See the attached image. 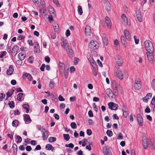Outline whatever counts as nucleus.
Listing matches in <instances>:
<instances>
[{
  "instance_id": "nucleus-33",
  "label": "nucleus",
  "mask_w": 155,
  "mask_h": 155,
  "mask_svg": "<svg viewBox=\"0 0 155 155\" xmlns=\"http://www.w3.org/2000/svg\"><path fill=\"white\" fill-rule=\"evenodd\" d=\"M96 65H92V66L93 67V74L95 76H97V71H96Z\"/></svg>"
},
{
  "instance_id": "nucleus-3",
  "label": "nucleus",
  "mask_w": 155,
  "mask_h": 155,
  "mask_svg": "<svg viewBox=\"0 0 155 155\" xmlns=\"http://www.w3.org/2000/svg\"><path fill=\"white\" fill-rule=\"evenodd\" d=\"M89 47L91 49H96L99 48V44L96 41L92 40L89 44Z\"/></svg>"
},
{
  "instance_id": "nucleus-32",
  "label": "nucleus",
  "mask_w": 155,
  "mask_h": 155,
  "mask_svg": "<svg viewBox=\"0 0 155 155\" xmlns=\"http://www.w3.org/2000/svg\"><path fill=\"white\" fill-rule=\"evenodd\" d=\"M103 41L105 45H107L108 43V39L107 37H103Z\"/></svg>"
},
{
  "instance_id": "nucleus-28",
  "label": "nucleus",
  "mask_w": 155,
  "mask_h": 155,
  "mask_svg": "<svg viewBox=\"0 0 155 155\" xmlns=\"http://www.w3.org/2000/svg\"><path fill=\"white\" fill-rule=\"evenodd\" d=\"M18 121L16 120H13L12 122V125L15 127H17L18 125Z\"/></svg>"
},
{
  "instance_id": "nucleus-15",
  "label": "nucleus",
  "mask_w": 155,
  "mask_h": 155,
  "mask_svg": "<svg viewBox=\"0 0 155 155\" xmlns=\"http://www.w3.org/2000/svg\"><path fill=\"white\" fill-rule=\"evenodd\" d=\"M124 33L126 39L127 40H130V35L129 31L127 29H125L124 31Z\"/></svg>"
},
{
  "instance_id": "nucleus-31",
  "label": "nucleus",
  "mask_w": 155,
  "mask_h": 155,
  "mask_svg": "<svg viewBox=\"0 0 155 155\" xmlns=\"http://www.w3.org/2000/svg\"><path fill=\"white\" fill-rule=\"evenodd\" d=\"M49 11L51 14H54L55 12L54 8L51 6L49 7Z\"/></svg>"
},
{
  "instance_id": "nucleus-22",
  "label": "nucleus",
  "mask_w": 155,
  "mask_h": 155,
  "mask_svg": "<svg viewBox=\"0 0 155 155\" xmlns=\"http://www.w3.org/2000/svg\"><path fill=\"white\" fill-rule=\"evenodd\" d=\"M113 91L114 92L115 94V95L116 96H118V91L117 90L119 88V87L117 86H116V85L113 86Z\"/></svg>"
},
{
  "instance_id": "nucleus-2",
  "label": "nucleus",
  "mask_w": 155,
  "mask_h": 155,
  "mask_svg": "<svg viewBox=\"0 0 155 155\" xmlns=\"http://www.w3.org/2000/svg\"><path fill=\"white\" fill-rule=\"evenodd\" d=\"M121 22L122 24L124 26H127L128 25L130 26V23H128L127 18L124 14H123L121 16Z\"/></svg>"
},
{
  "instance_id": "nucleus-21",
  "label": "nucleus",
  "mask_w": 155,
  "mask_h": 155,
  "mask_svg": "<svg viewBox=\"0 0 155 155\" xmlns=\"http://www.w3.org/2000/svg\"><path fill=\"white\" fill-rule=\"evenodd\" d=\"M87 58L88 59L89 61L90 62L92 65H96V62L93 60V59L91 57L90 55L87 56Z\"/></svg>"
},
{
  "instance_id": "nucleus-58",
  "label": "nucleus",
  "mask_w": 155,
  "mask_h": 155,
  "mask_svg": "<svg viewBox=\"0 0 155 155\" xmlns=\"http://www.w3.org/2000/svg\"><path fill=\"white\" fill-rule=\"evenodd\" d=\"M6 53L7 52L5 51H2L0 55V58H2L6 54Z\"/></svg>"
},
{
  "instance_id": "nucleus-27",
  "label": "nucleus",
  "mask_w": 155,
  "mask_h": 155,
  "mask_svg": "<svg viewBox=\"0 0 155 155\" xmlns=\"http://www.w3.org/2000/svg\"><path fill=\"white\" fill-rule=\"evenodd\" d=\"M18 57L19 59L23 60L25 58L26 56L24 55L21 52L19 53L18 54Z\"/></svg>"
},
{
  "instance_id": "nucleus-55",
  "label": "nucleus",
  "mask_w": 155,
  "mask_h": 155,
  "mask_svg": "<svg viewBox=\"0 0 155 155\" xmlns=\"http://www.w3.org/2000/svg\"><path fill=\"white\" fill-rule=\"evenodd\" d=\"M145 112L146 113H149L150 112V110L149 107V106H147L145 110Z\"/></svg>"
},
{
  "instance_id": "nucleus-57",
  "label": "nucleus",
  "mask_w": 155,
  "mask_h": 155,
  "mask_svg": "<svg viewBox=\"0 0 155 155\" xmlns=\"http://www.w3.org/2000/svg\"><path fill=\"white\" fill-rule=\"evenodd\" d=\"M134 38L135 40V43L136 44H137L139 42V39H137V37L136 36H134Z\"/></svg>"
},
{
  "instance_id": "nucleus-53",
  "label": "nucleus",
  "mask_w": 155,
  "mask_h": 155,
  "mask_svg": "<svg viewBox=\"0 0 155 155\" xmlns=\"http://www.w3.org/2000/svg\"><path fill=\"white\" fill-rule=\"evenodd\" d=\"M34 51L36 53L40 52V51L39 45H38V47H37L35 49H34Z\"/></svg>"
},
{
  "instance_id": "nucleus-16",
  "label": "nucleus",
  "mask_w": 155,
  "mask_h": 155,
  "mask_svg": "<svg viewBox=\"0 0 155 155\" xmlns=\"http://www.w3.org/2000/svg\"><path fill=\"white\" fill-rule=\"evenodd\" d=\"M91 32L90 26L89 25H87L85 29V32L86 35L88 36L90 35Z\"/></svg>"
},
{
  "instance_id": "nucleus-50",
  "label": "nucleus",
  "mask_w": 155,
  "mask_h": 155,
  "mask_svg": "<svg viewBox=\"0 0 155 155\" xmlns=\"http://www.w3.org/2000/svg\"><path fill=\"white\" fill-rule=\"evenodd\" d=\"M65 146L66 147H69L71 148H73L74 147V145L72 143H70L69 144H66L65 145Z\"/></svg>"
},
{
  "instance_id": "nucleus-38",
  "label": "nucleus",
  "mask_w": 155,
  "mask_h": 155,
  "mask_svg": "<svg viewBox=\"0 0 155 155\" xmlns=\"http://www.w3.org/2000/svg\"><path fill=\"white\" fill-rule=\"evenodd\" d=\"M61 45L64 47V48H66V46H68V45L66 41H62L61 43Z\"/></svg>"
},
{
  "instance_id": "nucleus-30",
  "label": "nucleus",
  "mask_w": 155,
  "mask_h": 155,
  "mask_svg": "<svg viewBox=\"0 0 155 155\" xmlns=\"http://www.w3.org/2000/svg\"><path fill=\"white\" fill-rule=\"evenodd\" d=\"M78 14L80 15H82L83 13V11L81 6L80 5H79L78 6Z\"/></svg>"
},
{
  "instance_id": "nucleus-59",
  "label": "nucleus",
  "mask_w": 155,
  "mask_h": 155,
  "mask_svg": "<svg viewBox=\"0 0 155 155\" xmlns=\"http://www.w3.org/2000/svg\"><path fill=\"white\" fill-rule=\"evenodd\" d=\"M51 37L52 38L55 39L56 38V34L53 32H51Z\"/></svg>"
},
{
  "instance_id": "nucleus-45",
  "label": "nucleus",
  "mask_w": 155,
  "mask_h": 155,
  "mask_svg": "<svg viewBox=\"0 0 155 155\" xmlns=\"http://www.w3.org/2000/svg\"><path fill=\"white\" fill-rule=\"evenodd\" d=\"M64 65H61V66H59V71L60 72H63L64 71Z\"/></svg>"
},
{
  "instance_id": "nucleus-1",
  "label": "nucleus",
  "mask_w": 155,
  "mask_h": 155,
  "mask_svg": "<svg viewBox=\"0 0 155 155\" xmlns=\"http://www.w3.org/2000/svg\"><path fill=\"white\" fill-rule=\"evenodd\" d=\"M141 87V83L140 80L139 78H136L134 80V87L136 90H140Z\"/></svg>"
},
{
  "instance_id": "nucleus-49",
  "label": "nucleus",
  "mask_w": 155,
  "mask_h": 155,
  "mask_svg": "<svg viewBox=\"0 0 155 155\" xmlns=\"http://www.w3.org/2000/svg\"><path fill=\"white\" fill-rule=\"evenodd\" d=\"M34 58L32 56H31L29 58L28 61L30 63H32L33 62V59Z\"/></svg>"
},
{
  "instance_id": "nucleus-62",
  "label": "nucleus",
  "mask_w": 155,
  "mask_h": 155,
  "mask_svg": "<svg viewBox=\"0 0 155 155\" xmlns=\"http://www.w3.org/2000/svg\"><path fill=\"white\" fill-rule=\"evenodd\" d=\"M88 121L89 125H92L94 124V122L91 119L89 118Z\"/></svg>"
},
{
  "instance_id": "nucleus-29",
  "label": "nucleus",
  "mask_w": 155,
  "mask_h": 155,
  "mask_svg": "<svg viewBox=\"0 0 155 155\" xmlns=\"http://www.w3.org/2000/svg\"><path fill=\"white\" fill-rule=\"evenodd\" d=\"M12 148L13 149V152L14 153H15V152H17L18 147L17 145L15 143L13 144Z\"/></svg>"
},
{
  "instance_id": "nucleus-10",
  "label": "nucleus",
  "mask_w": 155,
  "mask_h": 155,
  "mask_svg": "<svg viewBox=\"0 0 155 155\" xmlns=\"http://www.w3.org/2000/svg\"><path fill=\"white\" fill-rule=\"evenodd\" d=\"M19 49V47L16 45H15L13 46L11 52L12 54V55L15 56L17 53V51Z\"/></svg>"
},
{
  "instance_id": "nucleus-11",
  "label": "nucleus",
  "mask_w": 155,
  "mask_h": 155,
  "mask_svg": "<svg viewBox=\"0 0 155 155\" xmlns=\"http://www.w3.org/2000/svg\"><path fill=\"white\" fill-rule=\"evenodd\" d=\"M41 132L42 135V137L43 139L44 140H46L48 136V131L45 128H44L42 130Z\"/></svg>"
},
{
  "instance_id": "nucleus-23",
  "label": "nucleus",
  "mask_w": 155,
  "mask_h": 155,
  "mask_svg": "<svg viewBox=\"0 0 155 155\" xmlns=\"http://www.w3.org/2000/svg\"><path fill=\"white\" fill-rule=\"evenodd\" d=\"M142 144L144 148L145 149L147 148L148 146V144L147 143V139L143 140H142Z\"/></svg>"
},
{
  "instance_id": "nucleus-51",
  "label": "nucleus",
  "mask_w": 155,
  "mask_h": 155,
  "mask_svg": "<svg viewBox=\"0 0 155 155\" xmlns=\"http://www.w3.org/2000/svg\"><path fill=\"white\" fill-rule=\"evenodd\" d=\"M45 61L48 63L50 62V58L48 56H46L45 59Z\"/></svg>"
},
{
  "instance_id": "nucleus-64",
  "label": "nucleus",
  "mask_w": 155,
  "mask_h": 155,
  "mask_svg": "<svg viewBox=\"0 0 155 155\" xmlns=\"http://www.w3.org/2000/svg\"><path fill=\"white\" fill-rule=\"evenodd\" d=\"M41 149V147L40 145H37L35 148L34 149L35 151L39 150H40Z\"/></svg>"
},
{
  "instance_id": "nucleus-4",
  "label": "nucleus",
  "mask_w": 155,
  "mask_h": 155,
  "mask_svg": "<svg viewBox=\"0 0 155 155\" xmlns=\"http://www.w3.org/2000/svg\"><path fill=\"white\" fill-rule=\"evenodd\" d=\"M144 44L146 49H149V48H148L150 47L151 51H153V45L150 41L149 40H147L145 41L144 42Z\"/></svg>"
},
{
  "instance_id": "nucleus-40",
  "label": "nucleus",
  "mask_w": 155,
  "mask_h": 155,
  "mask_svg": "<svg viewBox=\"0 0 155 155\" xmlns=\"http://www.w3.org/2000/svg\"><path fill=\"white\" fill-rule=\"evenodd\" d=\"M16 138L18 140L17 141L16 143H19L21 142L22 139L21 137L19 136H17L16 137Z\"/></svg>"
},
{
  "instance_id": "nucleus-37",
  "label": "nucleus",
  "mask_w": 155,
  "mask_h": 155,
  "mask_svg": "<svg viewBox=\"0 0 155 155\" xmlns=\"http://www.w3.org/2000/svg\"><path fill=\"white\" fill-rule=\"evenodd\" d=\"M8 104L10 108H13L14 107L15 103L13 101H9Z\"/></svg>"
},
{
  "instance_id": "nucleus-12",
  "label": "nucleus",
  "mask_w": 155,
  "mask_h": 155,
  "mask_svg": "<svg viewBox=\"0 0 155 155\" xmlns=\"http://www.w3.org/2000/svg\"><path fill=\"white\" fill-rule=\"evenodd\" d=\"M153 53L152 52H147L146 54L147 56V58L149 61V62L151 63H153V60L154 57L153 55Z\"/></svg>"
},
{
  "instance_id": "nucleus-5",
  "label": "nucleus",
  "mask_w": 155,
  "mask_h": 155,
  "mask_svg": "<svg viewBox=\"0 0 155 155\" xmlns=\"http://www.w3.org/2000/svg\"><path fill=\"white\" fill-rule=\"evenodd\" d=\"M136 13L137 19L139 22H141L142 21V16L140 10L137 9Z\"/></svg>"
},
{
  "instance_id": "nucleus-20",
  "label": "nucleus",
  "mask_w": 155,
  "mask_h": 155,
  "mask_svg": "<svg viewBox=\"0 0 155 155\" xmlns=\"http://www.w3.org/2000/svg\"><path fill=\"white\" fill-rule=\"evenodd\" d=\"M54 29L55 32L58 33L59 32V27L57 23H54L53 25Z\"/></svg>"
},
{
  "instance_id": "nucleus-7",
  "label": "nucleus",
  "mask_w": 155,
  "mask_h": 155,
  "mask_svg": "<svg viewBox=\"0 0 155 155\" xmlns=\"http://www.w3.org/2000/svg\"><path fill=\"white\" fill-rule=\"evenodd\" d=\"M137 118L139 125L142 126L143 125V119L140 114H137Z\"/></svg>"
},
{
  "instance_id": "nucleus-14",
  "label": "nucleus",
  "mask_w": 155,
  "mask_h": 155,
  "mask_svg": "<svg viewBox=\"0 0 155 155\" xmlns=\"http://www.w3.org/2000/svg\"><path fill=\"white\" fill-rule=\"evenodd\" d=\"M14 71L13 67L12 65H10L9 67V69L7 70L6 73L8 75H11Z\"/></svg>"
},
{
  "instance_id": "nucleus-26",
  "label": "nucleus",
  "mask_w": 155,
  "mask_h": 155,
  "mask_svg": "<svg viewBox=\"0 0 155 155\" xmlns=\"http://www.w3.org/2000/svg\"><path fill=\"white\" fill-rule=\"evenodd\" d=\"M68 49L66 48V50L67 51V53L69 55H72L73 54V51L72 49H71V47L68 46Z\"/></svg>"
},
{
  "instance_id": "nucleus-36",
  "label": "nucleus",
  "mask_w": 155,
  "mask_h": 155,
  "mask_svg": "<svg viewBox=\"0 0 155 155\" xmlns=\"http://www.w3.org/2000/svg\"><path fill=\"white\" fill-rule=\"evenodd\" d=\"M63 136L64 139L67 141H68L70 138V137L69 134H64Z\"/></svg>"
},
{
  "instance_id": "nucleus-52",
  "label": "nucleus",
  "mask_w": 155,
  "mask_h": 155,
  "mask_svg": "<svg viewBox=\"0 0 155 155\" xmlns=\"http://www.w3.org/2000/svg\"><path fill=\"white\" fill-rule=\"evenodd\" d=\"M22 60H23L21 59L20 60H18L16 61V64H17L19 65H22Z\"/></svg>"
},
{
  "instance_id": "nucleus-44",
  "label": "nucleus",
  "mask_w": 155,
  "mask_h": 155,
  "mask_svg": "<svg viewBox=\"0 0 155 155\" xmlns=\"http://www.w3.org/2000/svg\"><path fill=\"white\" fill-rule=\"evenodd\" d=\"M106 22L107 25L108 26V28H110L111 27V24L110 20L106 21Z\"/></svg>"
},
{
  "instance_id": "nucleus-60",
  "label": "nucleus",
  "mask_w": 155,
  "mask_h": 155,
  "mask_svg": "<svg viewBox=\"0 0 155 155\" xmlns=\"http://www.w3.org/2000/svg\"><path fill=\"white\" fill-rule=\"evenodd\" d=\"M45 64H43L41 67H40V70L42 71H44L45 68Z\"/></svg>"
},
{
  "instance_id": "nucleus-34",
  "label": "nucleus",
  "mask_w": 155,
  "mask_h": 155,
  "mask_svg": "<svg viewBox=\"0 0 155 155\" xmlns=\"http://www.w3.org/2000/svg\"><path fill=\"white\" fill-rule=\"evenodd\" d=\"M56 140V138L55 137H50L48 138V140L50 142H54Z\"/></svg>"
},
{
  "instance_id": "nucleus-18",
  "label": "nucleus",
  "mask_w": 155,
  "mask_h": 155,
  "mask_svg": "<svg viewBox=\"0 0 155 155\" xmlns=\"http://www.w3.org/2000/svg\"><path fill=\"white\" fill-rule=\"evenodd\" d=\"M14 92V90L13 89H9L6 93L7 95V98L6 100L8 98L10 97L13 94Z\"/></svg>"
},
{
  "instance_id": "nucleus-42",
  "label": "nucleus",
  "mask_w": 155,
  "mask_h": 155,
  "mask_svg": "<svg viewBox=\"0 0 155 155\" xmlns=\"http://www.w3.org/2000/svg\"><path fill=\"white\" fill-rule=\"evenodd\" d=\"M71 128L73 129H76L77 128V125L75 122H71Z\"/></svg>"
},
{
  "instance_id": "nucleus-56",
  "label": "nucleus",
  "mask_w": 155,
  "mask_h": 155,
  "mask_svg": "<svg viewBox=\"0 0 155 155\" xmlns=\"http://www.w3.org/2000/svg\"><path fill=\"white\" fill-rule=\"evenodd\" d=\"M87 134L89 135L90 136L92 134V131L91 130L88 129L87 130Z\"/></svg>"
},
{
  "instance_id": "nucleus-17",
  "label": "nucleus",
  "mask_w": 155,
  "mask_h": 155,
  "mask_svg": "<svg viewBox=\"0 0 155 155\" xmlns=\"http://www.w3.org/2000/svg\"><path fill=\"white\" fill-rule=\"evenodd\" d=\"M120 40L122 43L123 44L124 47V48H126L127 46V43L125 38L124 35H122L121 36Z\"/></svg>"
},
{
  "instance_id": "nucleus-63",
  "label": "nucleus",
  "mask_w": 155,
  "mask_h": 155,
  "mask_svg": "<svg viewBox=\"0 0 155 155\" xmlns=\"http://www.w3.org/2000/svg\"><path fill=\"white\" fill-rule=\"evenodd\" d=\"M123 138V137L122 136V133L120 132L119 134L117 139H122Z\"/></svg>"
},
{
  "instance_id": "nucleus-41",
  "label": "nucleus",
  "mask_w": 155,
  "mask_h": 155,
  "mask_svg": "<svg viewBox=\"0 0 155 155\" xmlns=\"http://www.w3.org/2000/svg\"><path fill=\"white\" fill-rule=\"evenodd\" d=\"M106 134L107 135L110 137H111L113 135V133L112 131L108 130H107Z\"/></svg>"
},
{
  "instance_id": "nucleus-46",
  "label": "nucleus",
  "mask_w": 155,
  "mask_h": 155,
  "mask_svg": "<svg viewBox=\"0 0 155 155\" xmlns=\"http://www.w3.org/2000/svg\"><path fill=\"white\" fill-rule=\"evenodd\" d=\"M152 86L153 89L155 91V79H153L152 82Z\"/></svg>"
},
{
  "instance_id": "nucleus-48",
  "label": "nucleus",
  "mask_w": 155,
  "mask_h": 155,
  "mask_svg": "<svg viewBox=\"0 0 155 155\" xmlns=\"http://www.w3.org/2000/svg\"><path fill=\"white\" fill-rule=\"evenodd\" d=\"M68 68L66 71H65L64 72V77L66 79L67 78L68 75Z\"/></svg>"
},
{
  "instance_id": "nucleus-61",
  "label": "nucleus",
  "mask_w": 155,
  "mask_h": 155,
  "mask_svg": "<svg viewBox=\"0 0 155 155\" xmlns=\"http://www.w3.org/2000/svg\"><path fill=\"white\" fill-rule=\"evenodd\" d=\"M88 114L89 117H93V114L92 111L91 110H90L88 112Z\"/></svg>"
},
{
  "instance_id": "nucleus-9",
  "label": "nucleus",
  "mask_w": 155,
  "mask_h": 155,
  "mask_svg": "<svg viewBox=\"0 0 155 155\" xmlns=\"http://www.w3.org/2000/svg\"><path fill=\"white\" fill-rule=\"evenodd\" d=\"M116 62L119 66H121L123 64V59L119 55L116 56L115 58Z\"/></svg>"
},
{
  "instance_id": "nucleus-43",
  "label": "nucleus",
  "mask_w": 155,
  "mask_h": 155,
  "mask_svg": "<svg viewBox=\"0 0 155 155\" xmlns=\"http://www.w3.org/2000/svg\"><path fill=\"white\" fill-rule=\"evenodd\" d=\"M112 92V91L110 89H107L106 90V94L107 96L109 97L110 96Z\"/></svg>"
},
{
  "instance_id": "nucleus-54",
  "label": "nucleus",
  "mask_w": 155,
  "mask_h": 155,
  "mask_svg": "<svg viewBox=\"0 0 155 155\" xmlns=\"http://www.w3.org/2000/svg\"><path fill=\"white\" fill-rule=\"evenodd\" d=\"M54 84V83L53 82L51 81L49 84V87L51 88H52L53 87Z\"/></svg>"
},
{
  "instance_id": "nucleus-25",
  "label": "nucleus",
  "mask_w": 155,
  "mask_h": 155,
  "mask_svg": "<svg viewBox=\"0 0 155 155\" xmlns=\"http://www.w3.org/2000/svg\"><path fill=\"white\" fill-rule=\"evenodd\" d=\"M23 77H27L30 81H31L33 79L31 75L29 73L23 74Z\"/></svg>"
},
{
  "instance_id": "nucleus-24",
  "label": "nucleus",
  "mask_w": 155,
  "mask_h": 155,
  "mask_svg": "<svg viewBox=\"0 0 155 155\" xmlns=\"http://www.w3.org/2000/svg\"><path fill=\"white\" fill-rule=\"evenodd\" d=\"M22 107L24 108L26 110V113H28L29 111V105L27 104H24L22 105Z\"/></svg>"
},
{
  "instance_id": "nucleus-47",
  "label": "nucleus",
  "mask_w": 155,
  "mask_h": 155,
  "mask_svg": "<svg viewBox=\"0 0 155 155\" xmlns=\"http://www.w3.org/2000/svg\"><path fill=\"white\" fill-rule=\"evenodd\" d=\"M150 4L153 8L155 7V0H150Z\"/></svg>"
},
{
  "instance_id": "nucleus-8",
  "label": "nucleus",
  "mask_w": 155,
  "mask_h": 155,
  "mask_svg": "<svg viewBox=\"0 0 155 155\" xmlns=\"http://www.w3.org/2000/svg\"><path fill=\"white\" fill-rule=\"evenodd\" d=\"M104 7L107 12L111 11V7L109 2L107 0H104Z\"/></svg>"
},
{
  "instance_id": "nucleus-35",
  "label": "nucleus",
  "mask_w": 155,
  "mask_h": 155,
  "mask_svg": "<svg viewBox=\"0 0 155 155\" xmlns=\"http://www.w3.org/2000/svg\"><path fill=\"white\" fill-rule=\"evenodd\" d=\"M24 94L22 93H20L17 95V100L19 101H21V96L23 95Z\"/></svg>"
},
{
  "instance_id": "nucleus-13",
  "label": "nucleus",
  "mask_w": 155,
  "mask_h": 155,
  "mask_svg": "<svg viewBox=\"0 0 155 155\" xmlns=\"http://www.w3.org/2000/svg\"><path fill=\"white\" fill-rule=\"evenodd\" d=\"M116 74L118 78L120 80L123 79V76L120 69L119 68H118L116 72Z\"/></svg>"
},
{
  "instance_id": "nucleus-19",
  "label": "nucleus",
  "mask_w": 155,
  "mask_h": 155,
  "mask_svg": "<svg viewBox=\"0 0 155 155\" xmlns=\"http://www.w3.org/2000/svg\"><path fill=\"white\" fill-rule=\"evenodd\" d=\"M24 120L25 122H30L31 121V119L29 115L28 114H25L23 115Z\"/></svg>"
},
{
  "instance_id": "nucleus-6",
  "label": "nucleus",
  "mask_w": 155,
  "mask_h": 155,
  "mask_svg": "<svg viewBox=\"0 0 155 155\" xmlns=\"http://www.w3.org/2000/svg\"><path fill=\"white\" fill-rule=\"evenodd\" d=\"M109 108L111 110H116L117 109L118 105L114 102H110L108 104Z\"/></svg>"
},
{
  "instance_id": "nucleus-39",
  "label": "nucleus",
  "mask_w": 155,
  "mask_h": 155,
  "mask_svg": "<svg viewBox=\"0 0 155 155\" xmlns=\"http://www.w3.org/2000/svg\"><path fill=\"white\" fill-rule=\"evenodd\" d=\"M52 146L50 144H48L46 145L45 148L47 150H50L52 149Z\"/></svg>"
}]
</instances>
